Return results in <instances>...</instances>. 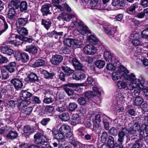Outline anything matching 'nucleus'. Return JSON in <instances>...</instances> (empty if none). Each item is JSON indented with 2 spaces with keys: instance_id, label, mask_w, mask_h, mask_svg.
Returning a JSON list of instances; mask_svg holds the SVG:
<instances>
[{
  "instance_id": "1",
  "label": "nucleus",
  "mask_w": 148,
  "mask_h": 148,
  "mask_svg": "<svg viewBox=\"0 0 148 148\" xmlns=\"http://www.w3.org/2000/svg\"><path fill=\"white\" fill-rule=\"evenodd\" d=\"M140 129V124L136 122L132 126L130 127L128 130L127 128H122L119 132L118 134V143L122 145L126 136L127 137L134 136L136 134L137 131H138Z\"/></svg>"
},
{
  "instance_id": "2",
  "label": "nucleus",
  "mask_w": 148,
  "mask_h": 148,
  "mask_svg": "<svg viewBox=\"0 0 148 148\" xmlns=\"http://www.w3.org/2000/svg\"><path fill=\"white\" fill-rule=\"evenodd\" d=\"M123 77L125 79L130 81L128 84V89L131 90L134 88H137L139 86L140 84L143 83V78H140L137 79L136 76L133 73L130 74H124Z\"/></svg>"
},
{
  "instance_id": "3",
  "label": "nucleus",
  "mask_w": 148,
  "mask_h": 148,
  "mask_svg": "<svg viewBox=\"0 0 148 148\" xmlns=\"http://www.w3.org/2000/svg\"><path fill=\"white\" fill-rule=\"evenodd\" d=\"M34 137L35 142L37 144L44 145L48 141L46 136L39 133H37L35 134Z\"/></svg>"
},
{
  "instance_id": "4",
  "label": "nucleus",
  "mask_w": 148,
  "mask_h": 148,
  "mask_svg": "<svg viewBox=\"0 0 148 148\" xmlns=\"http://www.w3.org/2000/svg\"><path fill=\"white\" fill-rule=\"evenodd\" d=\"M59 125H57L56 127L53 129L52 133L54 136L57 139L61 140L63 141L65 140V135L64 134L60 132L58 130Z\"/></svg>"
},
{
  "instance_id": "5",
  "label": "nucleus",
  "mask_w": 148,
  "mask_h": 148,
  "mask_svg": "<svg viewBox=\"0 0 148 148\" xmlns=\"http://www.w3.org/2000/svg\"><path fill=\"white\" fill-rule=\"evenodd\" d=\"M103 56L106 61L112 63L113 64H116L118 62V60L110 51H105L103 53Z\"/></svg>"
},
{
  "instance_id": "6",
  "label": "nucleus",
  "mask_w": 148,
  "mask_h": 148,
  "mask_svg": "<svg viewBox=\"0 0 148 148\" xmlns=\"http://www.w3.org/2000/svg\"><path fill=\"white\" fill-rule=\"evenodd\" d=\"M11 83L14 86L15 89L17 90H21L22 88L23 84L22 81L18 78L12 79L10 81Z\"/></svg>"
},
{
  "instance_id": "7",
  "label": "nucleus",
  "mask_w": 148,
  "mask_h": 148,
  "mask_svg": "<svg viewBox=\"0 0 148 148\" xmlns=\"http://www.w3.org/2000/svg\"><path fill=\"white\" fill-rule=\"evenodd\" d=\"M92 120L93 122V129L97 131V130L101 129L99 124L101 121L100 115V114H96L93 116Z\"/></svg>"
},
{
  "instance_id": "8",
  "label": "nucleus",
  "mask_w": 148,
  "mask_h": 148,
  "mask_svg": "<svg viewBox=\"0 0 148 148\" xmlns=\"http://www.w3.org/2000/svg\"><path fill=\"white\" fill-rule=\"evenodd\" d=\"M84 51L87 54L92 55L96 53L97 49L92 45H88L84 47Z\"/></svg>"
},
{
  "instance_id": "9",
  "label": "nucleus",
  "mask_w": 148,
  "mask_h": 148,
  "mask_svg": "<svg viewBox=\"0 0 148 148\" xmlns=\"http://www.w3.org/2000/svg\"><path fill=\"white\" fill-rule=\"evenodd\" d=\"M80 114H73L72 116L71 124L73 125H75L77 124L80 123L83 120Z\"/></svg>"
},
{
  "instance_id": "10",
  "label": "nucleus",
  "mask_w": 148,
  "mask_h": 148,
  "mask_svg": "<svg viewBox=\"0 0 148 148\" xmlns=\"http://www.w3.org/2000/svg\"><path fill=\"white\" fill-rule=\"evenodd\" d=\"M112 5L115 7L114 9L117 10L125 6V3L123 0H112Z\"/></svg>"
},
{
  "instance_id": "11",
  "label": "nucleus",
  "mask_w": 148,
  "mask_h": 148,
  "mask_svg": "<svg viewBox=\"0 0 148 148\" xmlns=\"http://www.w3.org/2000/svg\"><path fill=\"white\" fill-rule=\"evenodd\" d=\"M80 40L78 39L74 40L72 38H67L65 39L64 41V44L66 46L69 47L72 45L80 44Z\"/></svg>"
},
{
  "instance_id": "12",
  "label": "nucleus",
  "mask_w": 148,
  "mask_h": 148,
  "mask_svg": "<svg viewBox=\"0 0 148 148\" xmlns=\"http://www.w3.org/2000/svg\"><path fill=\"white\" fill-rule=\"evenodd\" d=\"M63 59V56L60 55L56 54L52 56L51 62L54 65H58L62 62Z\"/></svg>"
},
{
  "instance_id": "13",
  "label": "nucleus",
  "mask_w": 148,
  "mask_h": 148,
  "mask_svg": "<svg viewBox=\"0 0 148 148\" xmlns=\"http://www.w3.org/2000/svg\"><path fill=\"white\" fill-rule=\"evenodd\" d=\"M51 6L50 3H46L43 5L41 7V11L43 16L51 14L50 11V8Z\"/></svg>"
},
{
  "instance_id": "14",
  "label": "nucleus",
  "mask_w": 148,
  "mask_h": 148,
  "mask_svg": "<svg viewBox=\"0 0 148 148\" xmlns=\"http://www.w3.org/2000/svg\"><path fill=\"white\" fill-rule=\"evenodd\" d=\"M38 49L34 46L29 45L26 46L25 51L29 52L31 55L35 56L38 51Z\"/></svg>"
},
{
  "instance_id": "15",
  "label": "nucleus",
  "mask_w": 148,
  "mask_h": 148,
  "mask_svg": "<svg viewBox=\"0 0 148 148\" xmlns=\"http://www.w3.org/2000/svg\"><path fill=\"white\" fill-rule=\"evenodd\" d=\"M55 104L57 107L56 109L58 112H62L66 110V106L65 105L62 103L60 101H56Z\"/></svg>"
},
{
  "instance_id": "16",
  "label": "nucleus",
  "mask_w": 148,
  "mask_h": 148,
  "mask_svg": "<svg viewBox=\"0 0 148 148\" xmlns=\"http://www.w3.org/2000/svg\"><path fill=\"white\" fill-rule=\"evenodd\" d=\"M58 125H60V124ZM59 126L58 130L60 132L64 134L65 135L71 131L70 127L68 125H63L60 126H60Z\"/></svg>"
},
{
  "instance_id": "17",
  "label": "nucleus",
  "mask_w": 148,
  "mask_h": 148,
  "mask_svg": "<svg viewBox=\"0 0 148 148\" xmlns=\"http://www.w3.org/2000/svg\"><path fill=\"white\" fill-rule=\"evenodd\" d=\"M86 75L84 73L79 72H76L73 74V78L77 80H82L85 78Z\"/></svg>"
},
{
  "instance_id": "18",
  "label": "nucleus",
  "mask_w": 148,
  "mask_h": 148,
  "mask_svg": "<svg viewBox=\"0 0 148 148\" xmlns=\"http://www.w3.org/2000/svg\"><path fill=\"white\" fill-rule=\"evenodd\" d=\"M16 66V63L15 62H10L8 64L4 66V68L10 73H13Z\"/></svg>"
},
{
  "instance_id": "19",
  "label": "nucleus",
  "mask_w": 148,
  "mask_h": 148,
  "mask_svg": "<svg viewBox=\"0 0 148 148\" xmlns=\"http://www.w3.org/2000/svg\"><path fill=\"white\" fill-rule=\"evenodd\" d=\"M32 95V93L26 90H22L20 94V99L21 100H24L30 97Z\"/></svg>"
},
{
  "instance_id": "20",
  "label": "nucleus",
  "mask_w": 148,
  "mask_h": 148,
  "mask_svg": "<svg viewBox=\"0 0 148 148\" xmlns=\"http://www.w3.org/2000/svg\"><path fill=\"white\" fill-rule=\"evenodd\" d=\"M28 19L27 18H19L16 22L17 27L25 25L28 23Z\"/></svg>"
},
{
  "instance_id": "21",
  "label": "nucleus",
  "mask_w": 148,
  "mask_h": 148,
  "mask_svg": "<svg viewBox=\"0 0 148 148\" xmlns=\"http://www.w3.org/2000/svg\"><path fill=\"white\" fill-rule=\"evenodd\" d=\"M138 88L140 89H143V92L144 94L146 96H148V85L144 83V80L143 79V83L142 84H140Z\"/></svg>"
},
{
  "instance_id": "22",
  "label": "nucleus",
  "mask_w": 148,
  "mask_h": 148,
  "mask_svg": "<svg viewBox=\"0 0 148 148\" xmlns=\"http://www.w3.org/2000/svg\"><path fill=\"white\" fill-rule=\"evenodd\" d=\"M72 62L75 69L77 70H80L82 69V64L78 61L77 59L73 58L72 60Z\"/></svg>"
},
{
  "instance_id": "23",
  "label": "nucleus",
  "mask_w": 148,
  "mask_h": 148,
  "mask_svg": "<svg viewBox=\"0 0 148 148\" xmlns=\"http://www.w3.org/2000/svg\"><path fill=\"white\" fill-rule=\"evenodd\" d=\"M1 51L3 53L10 55L14 53L13 50L8 47H3L1 48Z\"/></svg>"
},
{
  "instance_id": "24",
  "label": "nucleus",
  "mask_w": 148,
  "mask_h": 148,
  "mask_svg": "<svg viewBox=\"0 0 148 148\" xmlns=\"http://www.w3.org/2000/svg\"><path fill=\"white\" fill-rule=\"evenodd\" d=\"M63 33L62 32H57L55 31H53L47 33V36L49 37H54L55 38H57L58 36H62Z\"/></svg>"
},
{
  "instance_id": "25",
  "label": "nucleus",
  "mask_w": 148,
  "mask_h": 148,
  "mask_svg": "<svg viewBox=\"0 0 148 148\" xmlns=\"http://www.w3.org/2000/svg\"><path fill=\"white\" fill-rule=\"evenodd\" d=\"M42 72L44 77L47 79H52L55 75L54 73H49L45 70H43Z\"/></svg>"
},
{
  "instance_id": "26",
  "label": "nucleus",
  "mask_w": 148,
  "mask_h": 148,
  "mask_svg": "<svg viewBox=\"0 0 148 148\" xmlns=\"http://www.w3.org/2000/svg\"><path fill=\"white\" fill-rule=\"evenodd\" d=\"M80 27V29H77V31L82 34L84 35L86 34L90 33V31L88 29V27L84 24L83 26H81Z\"/></svg>"
},
{
  "instance_id": "27",
  "label": "nucleus",
  "mask_w": 148,
  "mask_h": 148,
  "mask_svg": "<svg viewBox=\"0 0 148 148\" xmlns=\"http://www.w3.org/2000/svg\"><path fill=\"white\" fill-rule=\"evenodd\" d=\"M121 76L120 71L119 70H117L113 73L112 79L114 81H116L120 79Z\"/></svg>"
},
{
  "instance_id": "28",
  "label": "nucleus",
  "mask_w": 148,
  "mask_h": 148,
  "mask_svg": "<svg viewBox=\"0 0 148 148\" xmlns=\"http://www.w3.org/2000/svg\"><path fill=\"white\" fill-rule=\"evenodd\" d=\"M20 1L19 0H13L9 5V7L17 9L19 8Z\"/></svg>"
},
{
  "instance_id": "29",
  "label": "nucleus",
  "mask_w": 148,
  "mask_h": 148,
  "mask_svg": "<svg viewBox=\"0 0 148 148\" xmlns=\"http://www.w3.org/2000/svg\"><path fill=\"white\" fill-rule=\"evenodd\" d=\"M117 86L120 89H124L127 87L128 89V84L124 81H119L117 82Z\"/></svg>"
},
{
  "instance_id": "30",
  "label": "nucleus",
  "mask_w": 148,
  "mask_h": 148,
  "mask_svg": "<svg viewBox=\"0 0 148 148\" xmlns=\"http://www.w3.org/2000/svg\"><path fill=\"white\" fill-rule=\"evenodd\" d=\"M59 117L62 121H66L70 119L69 114L68 112H64L59 115Z\"/></svg>"
},
{
  "instance_id": "31",
  "label": "nucleus",
  "mask_w": 148,
  "mask_h": 148,
  "mask_svg": "<svg viewBox=\"0 0 148 148\" xmlns=\"http://www.w3.org/2000/svg\"><path fill=\"white\" fill-rule=\"evenodd\" d=\"M75 17V15L74 14H65L59 19V20H62L63 21H65L66 22H69L71 19L72 18H74Z\"/></svg>"
},
{
  "instance_id": "32",
  "label": "nucleus",
  "mask_w": 148,
  "mask_h": 148,
  "mask_svg": "<svg viewBox=\"0 0 148 148\" xmlns=\"http://www.w3.org/2000/svg\"><path fill=\"white\" fill-rule=\"evenodd\" d=\"M138 4L137 3H135L132 4L128 9V12L131 14H134L135 10L136 8H138Z\"/></svg>"
},
{
  "instance_id": "33",
  "label": "nucleus",
  "mask_w": 148,
  "mask_h": 148,
  "mask_svg": "<svg viewBox=\"0 0 148 148\" xmlns=\"http://www.w3.org/2000/svg\"><path fill=\"white\" fill-rule=\"evenodd\" d=\"M17 32L20 34L25 36H27L28 34V30L26 28H19L17 30Z\"/></svg>"
},
{
  "instance_id": "34",
  "label": "nucleus",
  "mask_w": 148,
  "mask_h": 148,
  "mask_svg": "<svg viewBox=\"0 0 148 148\" xmlns=\"http://www.w3.org/2000/svg\"><path fill=\"white\" fill-rule=\"evenodd\" d=\"M15 9L9 7V9L8 14V17L10 19L14 18L16 14V12Z\"/></svg>"
},
{
  "instance_id": "35",
  "label": "nucleus",
  "mask_w": 148,
  "mask_h": 148,
  "mask_svg": "<svg viewBox=\"0 0 148 148\" xmlns=\"http://www.w3.org/2000/svg\"><path fill=\"white\" fill-rule=\"evenodd\" d=\"M133 37L134 39L132 41V44L135 46L140 45L141 43L140 40H138V34L136 33L134 35Z\"/></svg>"
},
{
  "instance_id": "36",
  "label": "nucleus",
  "mask_w": 148,
  "mask_h": 148,
  "mask_svg": "<svg viewBox=\"0 0 148 148\" xmlns=\"http://www.w3.org/2000/svg\"><path fill=\"white\" fill-rule=\"evenodd\" d=\"M18 135L16 132L10 131L8 132L6 136V137L9 139H13L16 138Z\"/></svg>"
},
{
  "instance_id": "37",
  "label": "nucleus",
  "mask_w": 148,
  "mask_h": 148,
  "mask_svg": "<svg viewBox=\"0 0 148 148\" xmlns=\"http://www.w3.org/2000/svg\"><path fill=\"white\" fill-rule=\"evenodd\" d=\"M20 58L23 62H26L29 59L28 55L25 52H23L20 54Z\"/></svg>"
},
{
  "instance_id": "38",
  "label": "nucleus",
  "mask_w": 148,
  "mask_h": 148,
  "mask_svg": "<svg viewBox=\"0 0 148 148\" xmlns=\"http://www.w3.org/2000/svg\"><path fill=\"white\" fill-rule=\"evenodd\" d=\"M62 69L64 72L66 74L68 75H70L74 72L73 70L72 69L67 66H62Z\"/></svg>"
},
{
  "instance_id": "39",
  "label": "nucleus",
  "mask_w": 148,
  "mask_h": 148,
  "mask_svg": "<svg viewBox=\"0 0 148 148\" xmlns=\"http://www.w3.org/2000/svg\"><path fill=\"white\" fill-rule=\"evenodd\" d=\"M23 130L24 132L28 135L31 134L34 132L33 129L29 126H24Z\"/></svg>"
},
{
  "instance_id": "40",
  "label": "nucleus",
  "mask_w": 148,
  "mask_h": 148,
  "mask_svg": "<svg viewBox=\"0 0 148 148\" xmlns=\"http://www.w3.org/2000/svg\"><path fill=\"white\" fill-rule=\"evenodd\" d=\"M28 78L31 82H34L38 79V78L37 75L33 73H31L28 76Z\"/></svg>"
},
{
  "instance_id": "41",
  "label": "nucleus",
  "mask_w": 148,
  "mask_h": 148,
  "mask_svg": "<svg viewBox=\"0 0 148 148\" xmlns=\"http://www.w3.org/2000/svg\"><path fill=\"white\" fill-rule=\"evenodd\" d=\"M112 26L110 25L106 26L103 27L104 32L107 34L111 35L112 33Z\"/></svg>"
},
{
  "instance_id": "42",
  "label": "nucleus",
  "mask_w": 148,
  "mask_h": 148,
  "mask_svg": "<svg viewBox=\"0 0 148 148\" xmlns=\"http://www.w3.org/2000/svg\"><path fill=\"white\" fill-rule=\"evenodd\" d=\"M45 63V61L43 59H39L34 62L33 65L34 67H39L44 65Z\"/></svg>"
},
{
  "instance_id": "43",
  "label": "nucleus",
  "mask_w": 148,
  "mask_h": 148,
  "mask_svg": "<svg viewBox=\"0 0 148 148\" xmlns=\"http://www.w3.org/2000/svg\"><path fill=\"white\" fill-rule=\"evenodd\" d=\"M51 22L49 21H47L44 19H42L41 22V24L43 25L44 27L47 30H48L49 29L51 25Z\"/></svg>"
},
{
  "instance_id": "44",
  "label": "nucleus",
  "mask_w": 148,
  "mask_h": 148,
  "mask_svg": "<svg viewBox=\"0 0 148 148\" xmlns=\"http://www.w3.org/2000/svg\"><path fill=\"white\" fill-rule=\"evenodd\" d=\"M27 3L26 1H23L20 3L19 8L21 11L23 12L27 10Z\"/></svg>"
},
{
  "instance_id": "45",
  "label": "nucleus",
  "mask_w": 148,
  "mask_h": 148,
  "mask_svg": "<svg viewBox=\"0 0 148 148\" xmlns=\"http://www.w3.org/2000/svg\"><path fill=\"white\" fill-rule=\"evenodd\" d=\"M105 62L103 60H100L95 62V65L98 68L101 69L103 68L105 64Z\"/></svg>"
},
{
  "instance_id": "46",
  "label": "nucleus",
  "mask_w": 148,
  "mask_h": 148,
  "mask_svg": "<svg viewBox=\"0 0 148 148\" xmlns=\"http://www.w3.org/2000/svg\"><path fill=\"white\" fill-rule=\"evenodd\" d=\"M69 142L72 145L75 147H76L77 145L78 142L76 140L73 136H70L69 139Z\"/></svg>"
},
{
  "instance_id": "47",
  "label": "nucleus",
  "mask_w": 148,
  "mask_h": 148,
  "mask_svg": "<svg viewBox=\"0 0 148 148\" xmlns=\"http://www.w3.org/2000/svg\"><path fill=\"white\" fill-rule=\"evenodd\" d=\"M108 140L107 143L110 146L113 148L114 146V138L111 136H109L108 138Z\"/></svg>"
},
{
  "instance_id": "48",
  "label": "nucleus",
  "mask_w": 148,
  "mask_h": 148,
  "mask_svg": "<svg viewBox=\"0 0 148 148\" xmlns=\"http://www.w3.org/2000/svg\"><path fill=\"white\" fill-rule=\"evenodd\" d=\"M75 18V20L72 21V23L76 26L81 27L83 26L84 23L83 22L79 19H77L76 17Z\"/></svg>"
},
{
  "instance_id": "49",
  "label": "nucleus",
  "mask_w": 148,
  "mask_h": 148,
  "mask_svg": "<svg viewBox=\"0 0 148 148\" xmlns=\"http://www.w3.org/2000/svg\"><path fill=\"white\" fill-rule=\"evenodd\" d=\"M22 101L20 103V106L21 107L22 109L24 110L25 108L26 107L27 105H29L31 103L30 101L28 100H22Z\"/></svg>"
},
{
  "instance_id": "50",
  "label": "nucleus",
  "mask_w": 148,
  "mask_h": 148,
  "mask_svg": "<svg viewBox=\"0 0 148 148\" xmlns=\"http://www.w3.org/2000/svg\"><path fill=\"white\" fill-rule=\"evenodd\" d=\"M143 102V99L140 96L136 97L135 99L134 104L136 106H139Z\"/></svg>"
},
{
  "instance_id": "51",
  "label": "nucleus",
  "mask_w": 148,
  "mask_h": 148,
  "mask_svg": "<svg viewBox=\"0 0 148 148\" xmlns=\"http://www.w3.org/2000/svg\"><path fill=\"white\" fill-rule=\"evenodd\" d=\"M54 101V99L51 97H46L45 96L43 102L44 103L49 104L52 103Z\"/></svg>"
},
{
  "instance_id": "52",
  "label": "nucleus",
  "mask_w": 148,
  "mask_h": 148,
  "mask_svg": "<svg viewBox=\"0 0 148 148\" xmlns=\"http://www.w3.org/2000/svg\"><path fill=\"white\" fill-rule=\"evenodd\" d=\"M88 39L90 42H92L94 45L97 44L98 41L97 39L94 36H89L88 38Z\"/></svg>"
},
{
  "instance_id": "53",
  "label": "nucleus",
  "mask_w": 148,
  "mask_h": 148,
  "mask_svg": "<svg viewBox=\"0 0 148 148\" xmlns=\"http://www.w3.org/2000/svg\"><path fill=\"white\" fill-rule=\"evenodd\" d=\"M0 18L2 19L3 21L4 22L3 26L4 28L0 31V35H1L3 32H5L8 29V26L7 23L5 21V19L3 16H0Z\"/></svg>"
},
{
  "instance_id": "54",
  "label": "nucleus",
  "mask_w": 148,
  "mask_h": 148,
  "mask_svg": "<svg viewBox=\"0 0 148 148\" xmlns=\"http://www.w3.org/2000/svg\"><path fill=\"white\" fill-rule=\"evenodd\" d=\"M85 96L89 99H92L95 96L94 92L92 91H89L86 92L85 94Z\"/></svg>"
},
{
  "instance_id": "55",
  "label": "nucleus",
  "mask_w": 148,
  "mask_h": 148,
  "mask_svg": "<svg viewBox=\"0 0 148 148\" xmlns=\"http://www.w3.org/2000/svg\"><path fill=\"white\" fill-rule=\"evenodd\" d=\"M77 107V105L75 103H70L69 105V109L70 111H74Z\"/></svg>"
},
{
  "instance_id": "56",
  "label": "nucleus",
  "mask_w": 148,
  "mask_h": 148,
  "mask_svg": "<svg viewBox=\"0 0 148 148\" xmlns=\"http://www.w3.org/2000/svg\"><path fill=\"white\" fill-rule=\"evenodd\" d=\"M7 85H5L4 84H2L0 88V92L2 95V94L5 93L8 91Z\"/></svg>"
},
{
  "instance_id": "57",
  "label": "nucleus",
  "mask_w": 148,
  "mask_h": 148,
  "mask_svg": "<svg viewBox=\"0 0 148 148\" xmlns=\"http://www.w3.org/2000/svg\"><path fill=\"white\" fill-rule=\"evenodd\" d=\"M32 101L33 103L36 104H39L41 102L39 97L36 96H33L32 97Z\"/></svg>"
},
{
  "instance_id": "58",
  "label": "nucleus",
  "mask_w": 148,
  "mask_h": 148,
  "mask_svg": "<svg viewBox=\"0 0 148 148\" xmlns=\"http://www.w3.org/2000/svg\"><path fill=\"white\" fill-rule=\"evenodd\" d=\"M108 136V133L105 132H103L101 136V140L103 143H104L106 141Z\"/></svg>"
},
{
  "instance_id": "59",
  "label": "nucleus",
  "mask_w": 148,
  "mask_h": 148,
  "mask_svg": "<svg viewBox=\"0 0 148 148\" xmlns=\"http://www.w3.org/2000/svg\"><path fill=\"white\" fill-rule=\"evenodd\" d=\"M77 102L80 105H84L86 104V100L85 98L81 97L78 99Z\"/></svg>"
},
{
  "instance_id": "60",
  "label": "nucleus",
  "mask_w": 148,
  "mask_h": 148,
  "mask_svg": "<svg viewBox=\"0 0 148 148\" xmlns=\"http://www.w3.org/2000/svg\"><path fill=\"white\" fill-rule=\"evenodd\" d=\"M98 4V0H91L90 5L92 8H96Z\"/></svg>"
},
{
  "instance_id": "61",
  "label": "nucleus",
  "mask_w": 148,
  "mask_h": 148,
  "mask_svg": "<svg viewBox=\"0 0 148 148\" xmlns=\"http://www.w3.org/2000/svg\"><path fill=\"white\" fill-rule=\"evenodd\" d=\"M51 119L49 118L43 119L40 121V123L44 126H46L50 122Z\"/></svg>"
},
{
  "instance_id": "62",
  "label": "nucleus",
  "mask_w": 148,
  "mask_h": 148,
  "mask_svg": "<svg viewBox=\"0 0 148 148\" xmlns=\"http://www.w3.org/2000/svg\"><path fill=\"white\" fill-rule=\"evenodd\" d=\"M64 90L69 96L72 95L73 94L74 92L73 90L68 87L64 88Z\"/></svg>"
},
{
  "instance_id": "63",
  "label": "nucleus",
  "mask_w": 148,
  "mask_h": 148,
  "mask_svg": "<svg viewBox=\"0 0 148 148\" xmlns=\"http://www.w3.org/2000/svg\"><path fill=\"white\" fill-rule=\"evenodd\" d=\"M109 133L112 135L115 136L117 134V131L115 127H112L109 130Z\"/></svg>"
},
{
  "instance_id": "64",
  "label": "nucleus",
  "mask_w": 148,
  "mask_h": 148,
  "mask_svg": "<svg viewBox=\"0 0 148 148\" xmlns=\"http://www.w3.org/2000/svg\"><path fill=\"white\" fill-rule=\"evenodd\" d=\"M142 36L143 38L148 39V29L144 30L142 33Z\"/></svg>"
}]
</instances>
